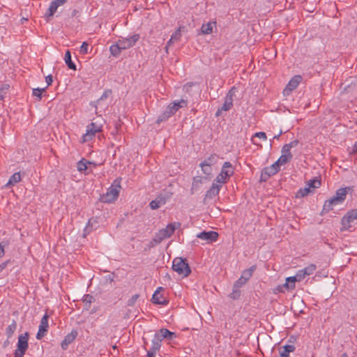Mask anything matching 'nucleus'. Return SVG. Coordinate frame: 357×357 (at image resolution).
Segmentation results:
<instances>
[{"label":"nucleus","mask_w":357,"mask_h":357,"mask_svg":"<svg viewBox=\"0 0 357 357\" xmlns=\"http://www.w3.org/2000/svg\"><path fill=\"white\" fill-rule=\"evenodd\" d=\"M161 342H162V340H161V339H160L158 335L155 334L154 337L152 340V345L150 349L153 350V351H158L161 347Z\"/></svg>","instance_id":"bb28decb"},{"label":"nucleus","mask_w":357,"mask_h":357,"mask_svg":"<svg viewBox=\"0 0 357 357\" xmlns=\"http://www.w3.org/2000/svg\"><path fill=\"white\" fill-rule=\"evenodd\" d=\"M247 282L245 281V280L243 279L241 277L238 280H236L234 285H235V288L236 287H239L241 288L242 286H243Z\"/></svg>","instance_id":"09e8293b"},{"label":"nucleus","mask_w":357,"mask_h":357,"mask_svg":"<svg viewBox=\"0 0 357 357\" xmlns=\"http://www.w3.org/2000/svg\"><path fill=\"white\" fill-rule=\"evenodd\" d=\"M296 281H289L287 282V278L286 279V282L284 283L285 288L287 289H295V282Z\"/></svg>","instance_id":"de8ad7c7"},{"label":"nucleus","mask_w":357,"mask_h":357,"mask_svg":"<svg viewBox=\"0 0 357 357\" xmlns=\"http://www.w3.org/2000/svg\"><path fill=\"white\" fill-rule=\"evenodd\" d=\"M307 187L310 188H318L321 185V181L317 177L310 180L307 183Z\"/></svg>","instance_id":"f704fd0d"},{"label":"nucleus","mask_w":357,"mask_h":357,"mask_svg":"<svg viewBox=\"0 0 357 357\" xmlns=\"http://www.w3.org/2000/svg\"><path fill=\"white\" fill-rule=\"evenodd\" d=\"M341 203L335 198V197H333L325 201L323 208L321 214L324 215L325 213H328L330 211L333 210V206L337 204H340Z\"/></svg>","instance_id":"a211bd4d"},{"label":"nucleus","mask_w":357,"mask_h":357,"mask_svg":"<svg viewBox=\"0 0 357 357\" xmlns=\"http://www.w3.org/2000/svg\"><path fill=\"white\" fill-rule=\"evenodd\" d=\"M64 60L68 67L71 70H76V65L73 62L70 50L66 52Z\"/></svg>","instance_id":"a878e982"},{"label":"nucleus","mask_w":357,"mask_h":357,"mask_svg":"<svg viewBox=\"0 0 357 357\" xmlns=\"http://www.w3.org/2000/svg\"><path fill=\"white\" fill-rule=\"evenodd\" d=\"M356 220H357V209L349 210L341 220V224L342 226L341 231L349 229L351 227V223Z\"/></svg>","instance_id":"0eeeda50"},{"label":"nucleus","mask_w":357,"mask_h":357,"mask_svg":"<svg viewBox=\"0 0 357 357\" xmlns=\"http://www.w3.org/2000/svg\"><path fill=\"white\" fill-rule=\"evenodd\" d=\"M96 301L93 296L91 294H85L82 298V302L84 303V310H89L91 307V305L92 303H94Z\"/></svg>","instance_id":"4be33fe9"},{"label":"nucleus","mask_w":357,"mask_h":357,"mask_svg":"<svg viewBox=\"0 0 357 357\" xmlns=\"http://www.w3.org/2000/svg\"><path fill=\"white\" fill-rule=\"evenodd\" d=\"M165 204V199L163 197H158L155 200H153L150 202V207L151 209H157L160 206Z\"/></svg>","instance_id":"b1692460"},{"label":"nucleus","mask_w":357,"mask_h":357,"mask_svg":"<svg viewBox=\"0 0 357 357\" xmlns=\"http://www.w3.org/2000/svg\"><path fill=\"white\" fill-rule=\"evenodd\" d=\"M9 339L7 338V340L4 342L3 347H6L8 344H9Z\"/></svg>","instance_id":"69168bd1"},{"label":"nucleus","mask_w":357,"mask_h":357,"mask_svg":"<svg viewBox=\"0 0 357 357\" xmlns=\"http://www.w3.org/2000/svg\"><path fill=\"white\" fill-rule=\"evenodd\" d=\"M14 357H23V356L20 354H17L14 353Z\"/></svg>","instance_id":"774afa93"},{"label":"nucleus","mask_w":357,"mask_h":357,"mask_svg":"<svg viewBox=\"0 0 357 357\" xmlns=\"http://www.w3.org/2000/svg\"><path fill=\"white\" fill-rule=\"evenodd\" d=\"M254 137H258V138H260V139H262L264 140H266V135L265 132H256L254 135Z\"/></svg>","instance_id":"3c124183"},{"label":"nucleus","mask_w":357,"mask_h":357,"mask_svg":"<svg viewBox=\"0 0 357 357\" xmlns=\"http://www.w3.org/2000/svg\"><path fill=\"white\" fill-rule=\"evenodd\" d=\"M234 169L230 162H225L221 169L220 173L216 176L213 181L218 184L222 185L227 183L229 178L234 174Z\"/></svg>","instance_id":"f03ea898"},{"label":"nucleus","mask_w":357,"mask_h":357,"mask_svg":"<svg viewBox=\"0 0 357 357\" xmlns=\"http://www.w3.org/2000/svg\"><path fill=\"white\" fill-rule=\"evenodd\" d=\"M45 81L47 82V86H50L53 82V77L51 75L46 76Z\"/></svg>","instance_id":"864d4df0"},{"label":"nucleus","mask_w":357,"mask_h":357,"mask_svg":"<svg viewBox=\"0 0 357 357\" xmlns=\"http://www.w3.org/2000/svg\"><path fill=\"white\" fill-rule=\"evenodd\" d=\"M233 96L234 92H232V89L230 90L225 98V102L222 106L218 109L215 113L216 116H220L222 112L229 111L233 107Z\"/></svg>","instance_id":"9d476101"},{"label":"nucleus","mask_w":357,"mask_h":357,"mask_svg":"<svg viewBox=\"0 0 357 357\" xmlns=\"http://www.w3.org/2000/svg\"><path fill=\"white\" fill-rule=\"evenodd\" d=\"M202 183V177L199 176L194 177L192 181V188H191V190L194 188H198Z\"/></svg>","instance_id":"79ce46f5"},{"label":"nucleus","mask_w":357,"mask_h":357,"mask_svg":"<svg viewBox=\"0 0 357 357\" xmlns=\"http://www.w3.org/2000/svg\"><path fill=\"white\" fill-rule=\"evenodd\" d=\"M215 22H213L203 24L201 28L202 33L205 35L211 33L213 31V25L215 24Z\"/></svg>","instance_id":"cd10ccee"},{"label":"nucleus","mask_w":357,"mask_h":357,"mask_svg":"<svg viewBox=\"0 0 357 357\" xmlns=\"http://www.w3.org/2000/svg\"><path fill=\"white\" fill-rule=\"evenodd\" d=\"M218 160V155L215 153L211 154L209 157L206 158L202 163L206 164L209 166L214 165Z\"/></svg>","instance_id":"c756f323"},{"label":"nucleus","mask_w":357,"mask_h":357,"mask_svg":"<svg viewBox=\"0 0 357 357\" xmlns=\"http://www.w3.org/2000/svg\"><path fill=\"white\" fill-rule=\"evenodd\" d=\"M77 336V331L76 330H73L70 333L66 335L63 340L61 343L62 349L66 350L68 347V345L75 340Z\"/></svg>","instance_id":"6ab92c4d"},{"label":"nucleus","mask_w":357,"mask_h":357,"mask_svg":"<svg viewBox=\"0 0 357 357\" xmlns=\"http://www.w3.org/2000/svg\"><path fill=\"white\" fill-rule=\"evenodd\" d=\"M341 357H348V355L347 353H344L342 354Z\"/></svg>","instance_id":"338daca9"},{"label":"nucleus","mask_w":357,"mask_h":357,"mask_svg":"<svg viewBox=\"0 0 357 357\" xmlns=\"http://www.w3.org/2000/svg\"><path fill=\"white\" fill-rule=\"evenodd\" d=\"M4 248L5 245L3 244V242L0 243V258L5 254Z\"/></svg>","instance_id":"6e6d98bb"},{"label":"nucleus","mask_w":357,"mask_h":357,"mask_svg":"<svg viewBox=\"0 0 357 357\" xmlns=\"http://www.w3.org/2000/svg\"><path fill=\"white\" fill-rule=\"evenodd\" d=\"M241 296V290L239 287L235 288V285L233 286L232 292L229 294V297L234 300L239 298Z\"/></svg>","instance_id":"ea45409f"},{"label":"nucleus","mask_w":357,"mask_h":357,"mask_svg":"<svg viewBox=\"0 0 357 357\" xmlns=\"http://www.w3.org/2000/svg\"><path fill=\"white\" fill-rule=\"evenodd\" d=\"M10 263V260H7L0 264V273L1 271L7 266V265Z\"/></svg>","instance_id":"4d7b16f0"},{"label":"nucleus","mask_w":357,"mask_h":357,"mask_svg":"<svg viewBox=\"0 0 357 357\" xmlns=\"http://www.w3.org/2000/svg\"><path fill=\"white\" fill-rule=\"evenodd\" d=\"M139 294H135L133 295L128 301V303H127V305L128 306H134L137 300L139 298Z\"/></svg>","instance_id":"c03bdc74"},{"label":"nucleus","mask_w":357,"mask_h":357,"mask_svg":"<svg viewBox=\"0 0 357 357\" xmlns=\"http://www.w3.org/2000/svg\"><path fill=\"white\" fill-rule=\"evenodd\" d=\"M181 27H179L171 36L170 39L167 42V44L165 47V51L167 53H168V48L172 44H173L175 42H177L181 38Z\"/></svg>","instance_id":"412c9836"},{"label":"nucleus","mask_w":357,"mask_h":357,"mask_svg":"<svg viewBox=\"0 0 357 357\" xmlns=\"http://www.w3.org/2000/svg\"><path fill=\"white\" fill-rule=\"evenodd\" d=\"M176 337V335L175 333H173V332H171V335H168V337H167L166 339L167 340H173L174 338H175Z\"/></svg>","instance_id":"680f3d73"},{"label":"nucleus","mask_w":357,"mask_h":357,"mask_svg":"<svg viewBox=\"0 0 357 357\" xmlns=\"http://www.w3.org/2000/svg\"><path fill=\"white\" fill-rule=\"evenodd\" d=\"M158 335L160 339L162 341L163 339L167 338L168 335H171V331L167 328H161L158 332L155 333Z\"/></svg>","instance_id":"4c0bfd02"},{"label":"nucleus","mask_w":357,"mask_h":357,"mask_svg":"<svg viewBox=\"0 0 357 357\" xmlns=\"http://www.w3.org/2000/svg\"><path fill=\"white\" fill-rule=\"evenodd\" d=\"M112 93V91L111 89H107L104 91L102 95L100 96V98L98 100V102H100V100H103L106 98H107L109 96H111Z\"/></svg>","instance_id":"a18cd8bd"},{"label":"nucleus","mask_w":357,"mask_h":357,"mask_svg":"<svg viewBox=\"0 0 357 357\" xmlns=\"http://www.w3.org/2000/svg\"><path fill=\"white\" fill-rule=\"evenodd\" d=\"M89 229V225H87L85 229H84V235L85 236L86 234V233H89V231L88 230Z\"/></svg>","instance_id":"0e129e2a"},{"label":"nucleus","mask_w":357,"mask_h":357,"mask_svg":"<svg viewBox=\"0 0 357 357\" xmlns=\"http://www.w3.org/2000/svg\"><path fill=\"white\" fill-rule=\"evenodd\" d=\"M284 288H285V286H284V284H282V285H278V287H276L274 289H273V292L275 294L276 293H278V292H284Z\"/></svg>","instance_id":"603ef678"},{"label":"nucleus","mask_w":357,"mask_h":357,"mask_svg":"<svg viewBox=\"0 0 357 357\" xmlns=\"http://www.w3.org/2000/svg\"><path fill=\"white\" fill-rule=\"evenodd\" d=\"M59 5L54 1H52L50 5L48 8V11L45 13V17H47V20L49 21L50 18L52 17L55 12L56 11Z\"/></svg>","instance_id":"5701e85b"},{"label":"nucleus","mask_w":357,"mask_h":357,"mask_svg":"<svg viewBox=\"0 0 357 357\" xmlns=\"http://www.w3.org/2000/svg\"><path fill=\"white\" fill-rule=\"evenodd\" d=\"M102 125L97 122H91L87 126L86 132L83 135V142H89L91 140L96 133L102 131Z\"/></svg>","instance_id":"39448f33"},{"label":"nucleus","mask_w":357,"mask_h":357,"mask_svg":"<svg viewBox=\"0 0 357 357\" xmlns=\"http://www.w3.org/2000/svg\"><path fill=\"white\" fill-rule=\"evenodd\" d=\"M176 225L178 227H180L181 223L174 222L167 225L165 229H162L161 230L159 231L158 234H156L155 237L153 238V241L155 243H160L165 238L170 237L174 234L176 228Z\"/></svg>","instance_id":"20e7f679"},{"label":"nucleus","mask_w":357,"mask_h":357,"mask_svg":"<svg viewBox=\"0 0 357 357\" xmlns=\"http://www.w3.org/2000/svg\"><path fill=\"white\" fill-rule=\"evenodd\" d=\"M296 349L294 345L287 344L280 348V355L282 357H289V354L294 352Z\"/></svg>","instance_id":"aec40b11"},{"label":"nucleus","mask_w":357,"mask_h":357,"mask_svg":"<svg viewBox=\"0 0 357 357\" xmlns=\"http://www.w3.org/2000/svg\"><path fill=\"white\" fill-rule=\"evenodd\" d=\"M302 81V77L301 75H294L289 82L286 88L283 91L284 95H289L290 93L296 89L298 84Z\"/></svg>","instance_id":"ddd939ff"},{"label":"nucleus","mask_w":357,"mask_h":357,"mask_svg":"<svg viewBox=\"0 0 357 357\" xmlns=\"http://www.w3.org/2000/svg\"><path fill=\"white\" fill-rule=\"evenodd\" d=\"M282 155H288L290 156H292V154L291 153V149L287 144H284L282 149Z\"/></svg>","instance_id":"49530a36"},{"label":"nucleus","mask_w":357,"mask_h":357,"mask_svg":"<svg viewBox=\"0 0 357 357\" xmlns=\"http://www.w3.org/2000/svg\"><path fill=\"white\" fill-rule=\"evenodd\" d=\"M199 166L201 167L202 170L204 174H206V176H210L211 174V172H212L211 166H209V165L202 163V162L200 163Z\"/></svg>","instance_id":"a19ab883"},{"label":"nucleus","mask_w":357,"mask_h":357,"mask_svg":"<svg viewBox=\"0 0 357 357\" xmlns=\"http://www.w3.org/2000/svg\"><path fill=\"white\" fill-rule=\"evenodd\" d=\"M17 329V322L15 320H13L12 323L6 328V335L8 339H10L13 335L15 331Z\"/></svg>","instance_id":"393cba45"},{"label":"nucleus","mask_w":357,"mask_h":357,"mask_svg":"<svg viewBox=\"0 0 357 357\" xmlns=\"http://www.w3.org/2000/svg\"><path fill=\"white\" fill-rule=\"evenodd\" d=\"M54 1L56 3L57 5H59V6L64 4L67 1V0H54Z\"/></svg>","instance_id":"e2e57ef3"},{"label":"nucleus","mask_w":357,"mask_h":357,"mask_svg":"<svg viewBox=\"0 0 357 357\" xmlns=\"http://www.w3.org/2000/svg\"><path fill=\"white\" fill-rule=\"evenodd\" d=\"M140 36L139 34L136 33L128 38H122L118 40L119 45L121 47V49L126 50L133 47L135 43L139 40Z\"/></svg>","instance_id":"9b49d317"},{"label":"nucleus","mask_w":357,"mask_h":357,"mask_svg":"<svg viewBox=\"0 0 357 357\" xmlns=\"http://www.w3.org/2000/svg\"><path fill=\"white\" fill-rule=\"evenodd\" d=\"M156 352H157V351H153V350L150 349L149 350L147 351L146 356L147 357H155Z\"/></svg>","instance_id":"5fc2aeb1"},{"label":"nucleus","mask_w":357,"mask_h":357,"mask_svg":"<svg viewBox=\"0 0 357 357\" xmlns=\"http://www.w3.org/2000/svg\"><path fill=\"white\" fill-rule=\"evenodd\" d=\"M109 50L111 52V54L114 56H119L121 52V50H123L121 49V47L119 45V43L116 42V44L112 45L109 47Z\"/></svg>","instance_id":"c85d7f7f"},{"label":"nucleus","mask_w":357,"mask_h":357,"mask_svg":"<svg viewBox=\"0 0 357 357\" xmlns=\"http://www.w3.org/2000/svg\"><path fill=\"white\" fill-rule=\"evenodd\" d=\"M222 185L218 184V183L213 181L211 188L206 191L204 198V202H205L208 199H212L215 196H217Z\"/></svg>","instance_id":"4468645a"},{"label":"nucleus","mask_w":357,"mask_h":357,"mask_svg":"<svg viewBox=\"0 0 357 357\" xmlns=\"http://www.w3.org/2000/svg\"><path fill=\"white\" fill-rule=\"evenodd\" d=\"M280 171V167L277 162H274L269 167L264 168L261 172L260 181L265 182L269 179L271 176L275 175Z\"/></svg>","instance_id":"1a4fd4ad"},{"label":"nucleus","mask_w":357,"mask_h":357,"mask_svg":"<svg viewBox=\"0 0 357 357\" xmlns=\"http://www.w3.org/2000/svg\"><path fill=\"white\" fill-rule=\"evenodd\" d=\"M20 181H21L20 174L19 172L15 173L10 176L6 185H13L15 183L20 182Z\"/></svg>","instance_id":"473e14b6"},{"label":"nucleus","mask_w":357,"mask_h":357,"mask_svg":"<svg viewBox=\"0 0 357 357\" xmlns=\"http://www.w3.org/2000/svg\"><path fill=\"white\" fill-rule=\"evenodd\" d=\"M164 289L161 287H158L154 294L152 296L151 301L154 304L167 305L169 303V301L163 297L162 295H160V291L163 290Z\"/></svg>","instance_id":"dca6fc26"},{"label":"nucleus","mask_w":357,"mask_h":357,"mask_svg":"<svg viewBox=\"0 0 357 357\" xmlns=\"http://www.w3.org/2000/svg\"><path fill=\"white\" fill-rule=\"evenodd\" d=\"M172 269L183 277L188 276L191 273L187 259L181 257H176L173 260Z\"/></svg>","instance_id":"7ed1b4c3"},{"label":"nucleus","mask_w":357,"mask_h":357,"mask_svg":"<svg viewBox=\"0 0 357 357\" xmlns=\"http://www.w3.org/2000/svg\"><path fill=\"white\" fill-rule=\"evenodd\" d=\"M356 153H357V141L355 142V144L352 146L351 151H350V154L351 155H354Z\"/></svg>","instance_id":"bf43d9fd"},{"label":"nucleus","mask_w":357,"mask_h":357,"mask_svg":"<svg viewBox=\"0 0 357 357\" xmlns=\"http://www.w3.org/2000/svg\"><path fill=\"white\" fill-rule=\"evenodd\" d=\"M91 164V162L86 160V159H82L77 162V168L79 172L86 171L88 168L87 165Z\"/></svg>","instance_id":"2f4dec72"},{"label":"nucleus","mask_w":357,"mask_h":357,"mask_svg":"<svg viewBox=\"0 0 357 357\" xmlns=\"http://www.w3.org/2000/svg\"><path fill=\"white\" fill-rule=\"evenodd\" d=\"M89 43L87 42H84L79 49V52L81 54H86L88 53Z\"/></svg>","instance_id":"37998d69"},{"label":"nucleus","mask_w":357,"mask_h":357,"mask_svg":"<svg viewBox=\"0 0 357 357\" xmlns=\"http://www.w3.org/2000/svg\"><path fill=\"white\" fill-rule=\"evenodd\" d=\"M243 279L245 280L247 282L251 277L252 275L250 274V272H248L246 269L244 270L242 273V275L241 276Z\"/></svg>","instance_id":"8fccbe9b"},{"label":"nucleus","mask_w":357,"mask_h":357,"mask_svg":"<svg viewBox=\"0 0 357 357\" xmlns=\"http://www.w3.org/2000/svg\"><path fill=\"white\" fill-rule=\"evenodd\" d=\"M292 156L288 155H282L279 158V159L275 162L278 163V165L280 167V165H284L291 160Z\"/></svg>","instance_id":"c9c22d12"},{"label":"nucleus","mask_w":357,"mask_h":357,"mask_svg":"<svg viewBox=\"0 0 357 357\" xmlns=\"http://www.w3.org/2000/svg\"><path fill=\"white\" fill-rule=\"evenodd\" d=\"M46 88L40 89L36 88L33 89L32 91V96L36 98V100L40 101L42 99V93L43 91H45Z\"/></svg>","instance_id":"e433bc0d"},{"label":"nucleus","mask_w":357,"mask_h":357,"mask_svg":"<svg viewBox=\"0 0 357 357\" xmlns=\"http://www.w3.org/2000/svg\"><path fill=\"white\" fill-rule=\"evenodd\" d=\"M120 188L121 185L119 184L116 185L115 187L112 185L108 188L106 194L102 196V202L105 203H112L116 201L119 197Z\"/></svg>","instance_id":"6e6552de"},{"label":"nucleus","mask_w":357,"mask_h":357,"mask_svg":"<svg viewBox=\"0 0 357 357\" xmlns=\"http://www.w3.org/2000/svg\"><path fill=\"white\" fill-rule=\"evenodd\" d=\"M290 149L296 147L298 144V140L291 141L289 144H287Z\"/></svg>","instance_id":"13d9d810"},{"label":"nucleus","mask_w":357,"mask_h":357,"mask_svg":"<svg viewBox=\"0 0 357 357\" xmlns=\"http://www.w3.org/2000/svg\"><path fill=\"white\" fill-rule=\"evenodd\" d=\"M257 266L255 265L252 266L249 268L246 269L248 272H250V274L252 275L254 271L256 270Z\"/></svg>","instance_id":"052dcab7"},{"label":"nucleus","mask_w":357,"mask_h":357,"mask_svg":"<svg viewBox=\"0 0 357 357\" xmlns=\"http://www.w3.org/2000/svg\"><path fill=\"white\" fill-rule=\"evenodd\" d=\"M305 278V274H303V272L302 271V270H299L294 276L288 277L287 282H289V281L300 282Z\"/></svg>","instance_id":"7c9ffc66"},{"label":"nucleus","mask_w":357,"mask_h":357,"mask_svg":"<svg viewBox=\"0 0 357 357\" xmlns=\"http://www.w3.org/2000/svg\"><path fill=\"white\" fill-rule=\"evenodd\" d=\"M354 191L353 186H348L346 188H342L337 189L335 192L334 197L340 202L342 203L345 199L348 192H352Z\"/></svg>","instance_id":"f3484780"},{"label":"nucleus","mask_w":357,"mask_h":357,"mask_svg":"<svg viewBox=\"0 0 357 357\" xmlns=\"http://www.w3.org/2000/svg\"><path fill=\"white\" fill-rule=\"evenodd\" d=\"M317 268V266L314 264H311L309 266H306L305 268L301 269L303 272V274H305V276L310 275L313 274V273L315 271Z\"/></svg>","instance_id":"72a5a7b5"},{"label":"nucleus","mask_w":357,"mask_h":357,"mask_svg":"<svg viewBox=\"0 0 357 357\" xmlns=\"http://www.w3.org/2000/svg\"><path fill=\"white\" fill-rule=\"evenodd\" d=\"M311 192L310 189L308 187H305L304 188H301L296 193V198H302L307 196Z\"/></svg>","instance_id":"58836bf2"},{"label":"nucleus","mask_w":357,"mask_h":357,"mask_svg":"<svg viewBox=\"0 0 357 357\" xmlns=\"http://www.w3.org/2000/svg\"><path fill=\"white\" fill-rule=\"evenodd\" d=\"M29 334L28 332H25L24 334L20 335L18 337V341L17 343V349L15 351V354H20L22 356L25 354L26 351L29 347Z\"/></svg>","instance_id":"423d86ee"},{"label":"nucleus","mask_w":357,"mask_h":357,"mask_svg":"<svg viewBox=\"0 0 357 357\" xmlns=\"http://www.w3.org/2000/svg\"><path fill=\"white\" fill-rule=\"evenodd\" d=\"M186 101L183 99H181L178 102H174L171 104H169L165 110L163 112L162 114H161L157 121V123H160L162 121H165L167 120L169 117H171L172 115H174L180 108L183 107V105L182 104H184L186 106Z\"/></svg>","instance_id":"f257e3e1"},{"label":"nucleus","mask_w":357,"mask_h":357,"mask_svg":"<svg viewBox=\"0 0 357 357\" xmlns=\"http://www.w3.org/2000/svg\"><path fill=\"white\" fill-rule=\"evenodd\" d=\"M48 314H45L40 320L38 331L36 334V338L38 340H41L46 335V333L48 331Z\"/></svg>","instance_id":"f8f14e48"},{"label":"nucleus","mask_w":357,"mask_h":357,"mask_svg":"<svg viewBox=\"0 0 357 357\" xmlns=\"http://www.w3.org/2000/svg\"><path fill=\"white\" fill-rule=\"evenodd\" d=\"M197 237L206 241L207 243L216 241L218 238V234L216 231H202L197 235Z\"/></svg>","instance_id":"2eb2a0df"}]
</instances>
